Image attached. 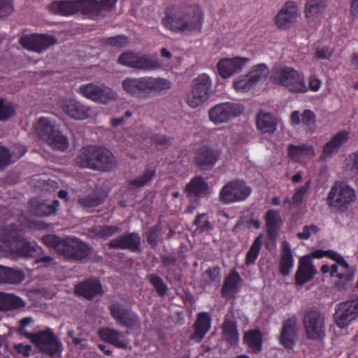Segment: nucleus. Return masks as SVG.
<instances>
[{
  "mask_svg": "<svg viewBox=\"0 0 358 358\" xmlns=\"http://www.w3.org/2000/svg\"><path fill=\"white\" fill-rule=\"evenodd\" d=\"M301 16V10L298 3L288 1L284 3L275 16L274 21L280 29H288L297 22Z\"/></svg>",
  "mask_w": 358,
  "mask_h": 358,
  "instance_id": "obj_16",
  "label": "nucleus"
},
{
  "mask_svg": "<svg viewBox=\"0 0 358 358\" xmlns=\"http://www.w3.org/2000/svg\"><path fill=\"white\" fill-rule=\"evenodd\" d=\"M317 273V268L313 265L310 257L303 256L299 262L298 268L294 275L295 282L302 286L312 280Z\"/></svg>",
  "mask_w": 358,
  "mask_h": 358,
  "instance_id": "obj_22",
  "label": "nucleus"
},
{
  "mask_svg": "<svg viewBox=\"0 0 358 358\" xmlns=\"http://www.w3.org/2000/svg\"><path fill=\"white\" fill-rule=\"evenodd\" d=\"M16 351L22 354L24 357H29L31 350V346L30 345H24L23 343H17L14 345Z\"/></svg>",
  "mask_w": 358,
  "mask_h": 358,
  "instance_id": "obj_63",
  "label": "nucleus"
},
{
  "mask_svg": "<svg viewBox=\"0 0 358 358\" xmlns=\"http://www.w3.org/2000/svg\"><path fill=\"white\" fill-rule=\"evenodd\" d=\"M344 172L350 179L358 181V150L349 154L346 157Z\"/></svg>",
  "mask_w": 358,
  "mask_h": 358,
  "instance_id": "obj_41",
  "label": "nucleus"
},
{
  "mask_svg": "<svg viewBox=\"0 0 358 358\" xmlns=\"http://www.w3.org/2000/svg\"><path fill=\"white\" fill-rule=\"evenodd\" d=\"M288 154L293 160L301 163L307 162L315 155L313 147L306 143L289 145Z\"/></svg>",
  "mask_w": 358,
  "mask_h": 358,
  "instance_id": "obj_28",
  "label": "nucleus"
},
{
  "mask_svg": "<svg viewBox=\"0 0 358 358\" xmlns=\"http://www.w3.org/2000/svg\"><path fill=\"white\" fill-rule=\"evenodd\" d=\"M148 278L159 295L164 296L166 294L168 287L160 277L150 274L148 276Z\"/></svg>",
  "mask_w": 358,
  "mask_h": 358,
  "instance_id": "obj_56",
  "label": "nucleus"
},
{
  "mask_svg": "<svg viewBox=\"0 0 358 358\" xmlns=\"http://www.w3.org/2000/svg\"><path fill=\"white\" fill-rule=\"evenodd\" d=\"M110 310L112 316L116 320L117 324H120L126 315L129 313V310L124 308L119 303H115L110 306Z\"/></svg>",
  "mask_w": 358,
  "mask_h": 358,
  "instance_id": "obj_55",
  "label": "nucleus"
},
{
  "mask_svg": "<svg viewBox=\"0 0 358 358\" xmlns=\"http://www.w3.org/2000/svg\"><path fill=\"white\" fill-rule=\"evenodd\" d=\"M148 241L152 245H156L158 239V230L157 227L150 228L147 232Z\"/></svg>",
  "mask_w": 358,
  "mask_h": 358,
  "instance_id": "obj_64",
  "label": "nucleus"
},
{
  "mask_svg": "<svg viewBox=\"0 0 358 358\" xmlns=\"http://www.w3.org/2000/svg\"><path fill=\"white\" fill-rule=\"evenodd\" d=\"M282 245L279 268L280 273L287 276L294 267V257L289 243L285 241Z\"/></svg>",
  "mask_w": 358,
  "mask_h": 358,
  "instance_id": "obj_34",
  "label": "nucleus"
},
{
  "mask_svg": "<svg viewBox=\"0 0 358 358\" xmlns=\"http://www.w3.org/2000/svg\"><path fill=\"white\" fill-rule=\"evenodd\" d=\"M319 228L315 224L306 225L303 227L302 231L298 232L296 236L301 240H308L313 234H316Z\"/></svg>",
  "mask_w": 358,
  "mask_h": 358,
  "instance_id": "obj_59",
  "label": "nucleus"
},
{
  "mask_svg": "<svg viewBox=\"0 0 358 358\" xmlns=\"http://www.w3.org/2000/svg\"><path fill=\"white\" fill-rule=\"evenodd\" d=\"M43 243L65 257L81 260L86 258L90 253L88 245L75 238H66L61 240L58 236L49 234L43 236Z\"/></svg>",
  "mask_w": 358,
  "mask_h": 358,
  "instance_id": "obj_5",
  "label": "nucleus"
},
{
  "mask_svg": "<svg viewBox=\"0 0 358 358\" xmlns=\"http://www.w3.org/2000/svg\"><path fill=\"white\" fill-rule=\"evenodd\" d=\"M185 192L189 196L202 197L210 193L206 181L201 176H196L186 185Z\"/></svg>",
  "mask_w": 358,
  "mask_h": 358,
  "instance_id": "obj_33",
  "label": "nucleus"
},
{
  "mask_svg": "<svg viewBox=\"0 0 358 358\" xmlns=\"http://www.w3.org/2000/svg\"><path fill=\"white\" fill-rule=\"evenodd\" d=\"M244 343L255 353L259 352L262 348V335L259 330L248 331L244 336Z\"/></svg>",
  "mask_w": 358,
  "mask_h": 358,
  "instance_id": "obj_43",
  "label": "nucleus"
},
{
  "mask_svg": "<svg viewBox=\"0 0 358 358\" xmlns=\"http://www.w3.org/2000/svg\"><path fill=\"white\" fill-rule=\"evenodd\" d=\"M20 43L24 48L29 50L41 52L50 45L55 44L57 40L50 35L27 34L20 38Z\"/></svg>",
  "mask_w": 358,
  "mask_h": 358,
  "instance_id": "obj_17",
  "label": "nucleus"
},
{
  "mask_svg": "<svg viewBox=\"0 0 358 358\" xmlns=\"http://www.w3.org/2000/svg\"><path fill=\"white\" fill-rule=\"evenodd\" d=\"M233 85L236 91L244 92L251 90L255 85L248 73L244 76H240L236 78L234 80Z\"/></svg>",
  "mask_w": 358,
  "mask_h": 358,
  "instance_id": "obj_49",
  "label": "nucleus"
},
{
  "mask_svg": "<svg viewBox=\"0 0 358 358\" xmlns=\"http://www.w3.org/2000/svg\"><path fill=\"white\" fill-rule=\"evenodd\" d=\"M262 244V237L261 236H259L255 239L249 250L247 252L245 257V264L247 266H250L255 263V261L259 255Z\"/></svg>",
  "mask_w": 358,
  "mask_h": 358,
  "instance_id": "obj_46",
  "label": "nucleus"
},
{
  "mask_svg": "<svg viewBox=\"0 0 358 358\" xmlns=\"http://www.w3.org/2000/svg\"><path fill=\"white\" fill-rule=\"evenodd\" d=\"M194 224L196 226L195 231L199 234L208 233L213 228L206 213L199 214L194 221Z\"/></svg>",
  "mask_w": 358,
  "mask_h": 358,
  "instance_id": "obj_53",
  "label": "nucleus"
},
{
  "mask_svg": "<svg viewBox=\"0 0 358 358\" xmlns=\"http://www.w3.org/2000/svg\"><path fill=\"white\" fill-rule=\"evenodd\" d=\"M99 149V147L92 145L83 147L78 152L76 164L81 168L93 170Z\"/></svg>",
  "mask_w": 358,
  "mask_h": 358,
  "instance_id": "obj_25",
  "label": "nucleus"
},
{
  "mask_svg": "<svg viewBox=\"0 0 358 358\" xmlns=\"http://www.w3.org/2000/svg\"><path fill=\"white\" fill-rule=\"evenodd\" d=\"M155 172L154 167H148L141 175L133 179L131 183L138 187L146 185L152 181Z\"/></svg>",
  "mask_w": 358,
  "mask_h": 358,
  "instance_id": "obj_50",
  "label": "nucleus"
},
{
  "mask_svg": "<svg viewBox=\"0 0 358 358\" xmlns=\"http://www.w3.org/2000/svg\"><path fill=\"white\" fill-rule=\"evenodd\" d=\"M63 112L71 118L83 120L94 115V110L76 99H64L61 102Z\"/></svg>",
  "mask_w": 358,
  "mask_h": 358,
  "instance_id": "obj_20",
  "label": "nucleus"
},
{
  "mask_svg": "<svg viewBox=\"0 0 358 358\" xmlns=\"http://www.w3.org/2000/svg\"><path fill=\"white\" fill-rule=\"evenodd\" d=\"M213 82L206 73H201L194 78L191 84L190 90L187 92L185 101L187 104L196 108L203 105L211 94Z\"/></svg>",
  "mask_w": 358,
  "mask_h": 358,
  "instance_id": "obj_9",
  "label": "nucleus"
},
{
  "mask_svg": "<svg viewBox=\"0 0 358 358\" xmlns=\"http://www.w3.org/2000/svg\"><path fill=\"white\" fill-rule=\"evenodd\" d=\"M243 107L234 102H225L215 105L208 111L209 119L213 123L222 124L240 115Z\"/></svg>",
  "mask_w": 358,
  "mask_h": 358,
  "instance_id": "obj_15",
  "label": "nucleus"
},
{
  "mask_svg": "<svg viewBox=\"0 0 358 358\" xmlns=\"http://www.w3.org/2000/svg\"><path fill=\"white\" fill-rule=\"evenodd\" d=\"M211 325V317L208 313H199L194 323V333L191 338L197 343L201 341L205 335L208 332Z\"/></svg>",
  "mask_w": 358,
  "mask_h": 358,
  "instance_id": "obj_31",
  "label": "nucleus"
},
{
  "mask_svg": "<svg viewBox=\"0 0 358 358\" xmlns=\"http://www.w3.org/2000/svg\"><path fill=\"white\" fill-rule=\"evenodd\" d=\"M204 14L196 5L181 4L171 7L162 20L164 27L175 34L200 32Z\"/></svg>",
  "mask_w": 358,
  "mask_h": 358,
  "instance_id": "obj_2",
  "label": "nucleus"
},
{
  "mask_svg": "<svg viewBox=\"0 0 358 358\" xmlns=\"http://www.w3.org/2000/svg\"><path fill=\"white\" fill-rule=\"evenodd\" d=\"M301 122L307 127L310 133L315 131L316 125V115L313 111L310 110H305L301 115Z\"/></svg>",
  "mask_w": 358,
  "mask_h": 358,
  "instance_id": "obj_54",
  "label": "nucleus"
},
{
  "mask_svg": "<svg viewBox=\"0 0 358 358\" xmlns=\"http://www.w3.org/2000/svg\"><path fill=\"white\" fill-rule=\"evenodd\" d=\"M33 343H34L41 352L53 355L59 351V343L50 330L39 331L34 334H27Z\"/></svg>",
  "mask_w": 358,
  "mask_h": 358,
  "instance_id": "obj_18",
  "label": "nucleus"
},
{
  "mask_svg": "<svg viewBox=\"0 0 358 358\" xmlns=\"http://www.w3.org/2000/svg\"><path fill=\"white\" fill-rule=\"evenodd\" d=\"M324 320V316L317 310H308L305 313L303 324L308 339L321 341L325 337Z\"/></svg>",
  "mask_w": 358,
  "mask_h": 358,
  "instance_id": "obj_12",
  "label": "nucleus"
},
{
  "mask_svg": "<svg viewBox=\"0 0 358 358\" xmlns=\"http://www.w3.org/2000/svg\"><path fill=\"white\" fill-rule=\"evenodd\" d=\"M118 0H59L50 3V13L62 16L72 15L79 10L92 17L104 16L111 11Z\"/></svg>",
  "mask_w": 358,
  "mask_h": 358,
  "instance_id": "obj_3",
  "label": "nucleus"
},
{
  "mask_svg": "<svg viewBox=\"0 0 358 358\" xmlns=\"http://www.w3.org/2000/svg\"><path fill=\"white\" fill-rule=\"evenodd\" d=\"M101 290L100 282L96 279H90L76 287V292L86 299H92Z\"/></svg>",
  "mask_w": 358,
  "mask_h": 358,
  "instance_id": "obj_37",
  "label": "nucleus"
},
{
  "mask_svg": "<svg viewBox=\"0 0 358 358\" xmlns=\"http://www.w3.org/2000/svg\"><path fill=\"white\" fill-rule=\"evenodd\" d=\"M13 11L12 0H0V16H6Z\"/></svg>",
  "mask_w": 358,
  "mask_h": 358,
  "instance_id": "obj_60",
  "label": "nucleus"
},
{
  "mask_svg": "<svg viewBox=\"0 0 358 358\" xmlns=\"http://www.w3.org/2000/svg\"><path fill=\"white\" fill-rule=\"evenodd\" d=\"M219 158V153L212 148L203 145L196 151L195 160L198 166L208 169L213 166Z\"/></svg>",
  "mask_w": 358,
  "mask_h": 358,
  "instance_id": "obj_29",
  "label": "nucleus"
},
{
  "mask_svg": "<svg viewBox=\"0 0 358 358\" xmlns=\"http://www.w3.org/2000/svg\"><path fill=\"white\" fill-rule=\"evenodd\" d=\"M45 142L53 149L59 150H65L69 147V141L67 138L62 134V133L57 130L50 136Z\"/></svg>",
  "mask_w": 358,
  "mask_h": 358,
  "instance_id": "obj_45",
  "label": "nucleus"
},
{
  "mask_svg": "<svg viewBox=\"0 0 358 358\" xmlns=\"http://www.w3.org/2000/svg\"><path fill=\"white\" fill-rule=\"evenodd\" d=\"M56 131H57V129L55 128V125L48 118L41 117L36 123V131L40 138L44 141Z\"/></svg>",
  "mask_w": 358,
  "mask_h": 358,
  "instance_id": "obj_42",
  "label": "nucleus"
},
{
  "mask_svg": "<svg viewBox=\"0 0 358 358\" xmlns=\"http://www.w3.org/2000/svg\"><path fill=\"white\" fill-rule=\"evenodd\" d=\"M241 278L236 271L231 272L225 279L222 288V294L224 297H231L238 289Z\"/></svg>",
  "mask_w": 358,
  "mask_h": 358,
  "instance_id": "obj_39",
  "label": "nucleus"
},
{
  "mask_svg": "<svg viewBox=\"0 0 358 358\" xmlns=\"http://www.w3.org/2000/svg\"><path fill=\"white\" fill-rule=\"evenodd\" d=\"M6 222L5 226L0 229V241L3 243L10 252L17 256L24 257H37L42 252V249L35 242L29 241L24 238V231L27 228L38 227L37 224L21 215L17 219V224L13 220Z\"/></svg>",
  "mask_w": 358,
  "mask_h": 358,
  "instance_id": "obj_1",
  "label": "nucleus"
},
{
  "mask_svg": "<svg viewBox=\"0 0 358 358\" xmlns=\"http://www.w3.org/2000/svg\"><path fill=\"white\" fill-rule=\"evenodd\" d=\"M248 57L224 58L217 64L219 75L224 79L241 71L249 62Z\"/></svg>",
  "mask_w": 358,
  "mask_h": 358,
  "instance_id": "obj_21",
  "label": "nucleus"
},
{
  "mask_svg": "<svg viewBox=\"0 0 358 358\" xmlns=\"http://www.w3.org/2000/svg\"><path fill=\"white\" fill-rule=\"evenodd\" d=\"M79 202L85 207L91 208L99 206L102 203V199L95 195H88L79 198Z\"/></svg>",
  "mask_w": 358,
  "mask_h": 358,
  "instance_id": "obj_58",
  "label": "nucleus"
},
{
  "mask_svg": "<svg viewBox=\"0 0 358 358\" xmlns=\"http://www.w3.org/2000/svg\"><path fill=\"white\" fill-rule=\"evenodd\" d=\"M10 158L9 150L6 148L0 147V169L10 164Z\"/></svg>",
  "mask_w": 358,
  "mask_h": 358,
  "instance_id": "obj_62",
  "label": "nucleus"
},
{
  "mask_svg": "<svg viewBox=\"0 0 358 358\" xmlns=\"http://www.w3.org/2000/svg\"><path fill=\"white\" fill-rule=\"evenodd\" d=\"M265 220L268 236L271 238H275L282 224L280 213L274 210H269L266 213Z\"/></svg>",
  "mask_w": 358,
  "mask_h": 358,
  "instance_id": "obj_38",
  "label": "nucleus"
},
{
  "mask_svg": "<svg viewBox=\"0 0 358 358\" xmlns=\"http://www.w3.org/2000/svg\"><path fill=\"white\" fill-rule=\"evenodd\" d=\"M298 334V320L296 317L293 315L283 321L279 342L284 348L292 349L297 341Z\"/></svg>",
  "mask_w": 358,
  "mask_h": 358,
  "instance_id": "obj_19",
  "label": "nucleus"
},
{
  "mask_svg": "<svg viewBox=\"0 0 358 358\" xmlns=\"http://www.w3.org/2000/svg\"><path fill=\"white\" fill-rule=\"evenodd\" d=\"M257 128L261 133L273 134L277 129V119L269 113H259L256 119Z\"/></svg>",
  "mask_w": 358,
  "mask_h": 358,
  "instance_id": "obj_35",
  "label": "nucleus"
},
{
  "mask_svg": "<svg viewBox=\"0 0 358 358\" xmlns=\"http://www.w3.org/2000/svg\"><path fill=\"white\" fill-rule=\"evenodd\" d=\"M108 43L119 48L124 47L129 43V40L124 36H117L108 39Z\"/></svg>",
  "mask_w": 358,
  "mask_h": 358,
  "instance_id": "obj_61",
  "label": "nucleus"
},
{
  "mask_svg": "<svg viewBox=\"0 0 358 358\" xmlns=\"http://www.w3.org/2000/svg\"><path fill=\"white\" fill-rule=\"evenodd\" d=\"M16 107L10 101L0 99V121H6L15 114Z\"/></svg>",
  "mask_w": 358,
  "mask_h": 358,
  "instance_id": "obj_48",
  "label": "nucleus"
},
{
  "mask_svg": "<svg viewBox=\"0 0 358 358\" xmlns=\"http://www.w3.org/2000/svg\"><path fill=\"white\" fill-rule=\"evenodd\" d=\"M273 81L293 93H306L308 87L305 81L304 74L292 67L282 66L272 70Z\"/></svg>",
  "mask_w": 358,
  "mask_h": 358,
  "instance_id": "obj_6",
  "label": "nucleus"
},
{
  "mask_svg": "<svg viewBox=\"0 0 358 358\" xmlns=\"http://www.w3.org/2000/svg\"><path fill=\"white\" fill-rule=\"evenodd\" d=\"M171 82L166 78L152 76L127 78L122 83V87L127 94L138 97L164 93L171 89Z\"/></svg>",
  "mask_w": 358,
  "mask_h": 358,
  "instance_id": "obj_4",
  "label": "nucleus"
},
{
  "mask_svg": "<svg viewBox=\"0 0 358 358\" xmlns=\"http://www.w3.org/2000/svg\"><path fill=\"white\" fill-rule=\"evenodd\" d=\"M330 259L336 262L331 266V276L336 278L335 286L339 290L348 289L354 280L355 267L350 266L338 252H330Z\"/></svg>",
  "mask_w": 358,
  "mask_h": 358,
  "instance_id": "obj_10",
  "label": "nucleus"
},
{
  "mask_svg": "<svg viewBox=\"0 0 358 358\" xmlns=\"http://www.w3.org/2000/svg\"><path fill=\"white\" fill-rule=\"evenodd\" d=\"M117 63L145 72L153 71L163 67V63L157 56L132 51L122 53L117 59Z\"/></svg>",
  "mask_w": 358,
  "mask_h": 358,
  "instance_id": "obj_7",
  "label": "nucleus"
},
{
  "mask_svg": "<svg viewBox=\"0 0 358 358\" xmlns=\"http://www.w3.org/2000/svg\"><path fill=\"white\" fill-rule=\"evenodd\" d=\"M128 332L122 333L110 328H103L99 331L101 338L118 348H127L129 344Z\"/></svg>",
  "mask_w": 358,
  "mask_h": 358,
  "instance_id": "obj_24",
  "label": "nucleus"
},
{
  "mask_svg": "<svg viewBox=\"0 0 358 358\" xmlns=\"http://www.w3.org/2000/svg\"><path fill=\"white\" fill-rule=\"evenodd\" d=\"M204 278L209 283L217 285L220 282V268L219 266H214L207 269L204 273Z\"/></svg>",
  "mask_w": 358,
  "mask_h": 358,
  "instance_id": "obj_57",
  "label": "nucleus"
},
{
  "mask_svg": "<svg viewBox=\"0 0 358 358\" xmlns=\"http://www.w3.org/2000/svg\"><path fill=\"white\" fill-rule=\"evenodd\" d=\"M268 73V67L265 64H259L252 67L248 75L255 85L264 80Z\"/></svg>",
  "mask_w": 358,
  "mask_h": 358,
  "instance_id": "obj_47",
  "label": "nucleus"
},
{
  "mask_svg": "<svg viewBox=\"0 0 358 358\" xmlns=\"http://www.w3.org/2000/svg\"><path fill=\"white\" fill-rule=\"evenodd\" d=\"M110 248L129 249L132 251L138 250L141 245V238L136 233H131L114 238L108 243Z\"/></svg>",
  "mask_w": 358,
  "mask_h": 358,
  "instance_id": "obj_27",
  "label": "nucleus"
},
{
  "mask_svg": "<svg viewBox=\"0 0 358 358\" xmlns=\"http://www.w3.org/2000/svg\"><path fill=\"white\" fill-rule=\"evenodd\" d=\"M358 318V296L337 304L335 307L334 320L341 329L347 328Z\"/></svg>",
  "mask_w": 358,
  "mask_h": 358,
  "instance_id": "obj_14",
  "label": "nucleus"
},
{
  "mask_svg": "<svg viewBox=\"0 0 358 358\" xmlns=\"http://www.w3.org/2000/svg\"><path fill=\"white\" fill-rule=\"evenodd\" d=\"M116 165L117 160L114 155L109 150L99 147L93 170L109 171L113 169Z\"/></svg>",
  "mask_w": 358,
  "mask_h": 358,
  "instance_id": "obj_26",
  "label": "nucleus"
},
{
  "mask_svg": "<svg viewBox=\"0 0 358 358\" xmlns=\"http://www.w3.org/2000/svg\"><path fill=\"white\" fill-rule=\"evenodd\" d=\"M252 189L245 181L234 180L227 182L220 191V201L229 204L245 200L251 194Z\"/></svg>",
  "mask_w": 358,
  "mask_h": 358,
  "instance_id": "obj_13",
  "label": "nucleus"
},
{
  "mask_svg": "<svg viewBox=\"0 0 358 358\" xmlns=\"http://www.w3.org/2000/svg\"><path fill=\"white\" fill-rule=\"evenodd\" d=\"M330 0H306L304 15L308 22L317 21L325 11Z\"/></svg>",
  "mask_w": 358,
  "mask_h": 358,
  "instance_id": "obj_23",
  "label": "nucleus"
},
{
  "mask_svg": "<svg viewBox=\"0 0 358 358\" xmlns=\"http://www.w3.org/2000/svg\"><path fill=\"white\" fill-rule=\"evenodd\" d=\"M59 206V201L54 200L52 203L32 199L29 201L31 212L37 216H48L55 213Z\"/></svg>",
  "mask_w": 358,
  "mask_h": 358,
  "instance_id": "obj_32",
  "label": "nucleus"
},
{
  "mask_svg": "<svg viewBox=\"0 0 358 358\" xmlns=\"http://www.w3.org/2000/svg\"><path fill=\"white\" fill-rule=\"evenodd\" d=\"M311 182L307 181L303 186L295 189L292 199V206H299L310 189Z\"/></svg>",
  "mask_w": 358,
  "mask_h": 358,
  "instance_id": "obj_51",
  "label": "nucleus"
},
{
  "mask_svg": "<svg viewBox=\"0 0 358 358\" xmlns=\"http://www.w3.org/2000/svg\"><path fill=\"white\" fill-rule=\"evenodd\" d=\"M356 199L355 189L350 185L346 182L337 181L331 187L327 201L329 206L343 212Z\"/></svg>",
  "mask_w": 358,
  "mask_h": 358,
  "instance_id": "obj_8",
  "label": "nucleus"
},
{
  "mask_svg": "<svg viewBox=\"0 0 358 358\" xmlns=\"http://www.w3.org/2000/svg\"><path fill=\"white\" fill-rule=\"evenodd\" d=\"M25 306L24 301L13 294L0 292V310L17 309Z\"/></svg>",
  "mask_w": 358,
  "mask_h": 358,
  "instance_id": "obj_40",
  "label": "nucleus"
},
{
  "mask_svg": "<svg viewBox=\"0 0 358 358\" xmlns=\"http://www.w3.org/2000/svg\"><path fill=\"white\" fill-rule=\"evenodd\" d=\"M224 338L231 345H236L239 341V334L235 320L226 316L222 327Z\"/></svg>",
  "mask_w": 358,
  "mask_h": 358,
  "instance_id": "obj_36",
  "label": "nucleus"
},
{
  "mask_svg": "<svg viewBox=\"0 0 358 358\" xmlns=\"http://www.w3.org/2000/svg\"><path fill=\"white\" fill-rule=\"evenodd\" d=\"M24 279V273L17 269L8 267L3 268V274L1 283L19 284Z\"/></svg>",
  "mask_w": 358,
  "mask_h": 358,
  "instance_id": "obj_44",
  "label": "nucleus"
},
{
  "mask_svg": "<svg viewBox=\"0 0 358 358\" xmlns=\"http://www.w3.org/2000/svg\"><path fill=\"white\" fill-rule=\"evenodd\" d=\"M78 92L85 98L103 105L116 101L118 99L117 93L104 84L91 83L82 85Z\"/></svg>",
  "mask_w": 358,
  "mask_h": 358,
  "instance_id": "obj_11",
  "label": "nucleus"
},
{
  "mask_svg": "<svg viewBox=\"0 0 358 358\" xmlns=\"http://www.w3.org/2000/svg\"><path fill=\"white\" fill-rule=\"evenodd\" d=\"M120 324L126 327L131 330L136 331L138 334L141 331V322L139 317L136 314L131 311H129Z\"/></svg>",
  "mask_w": 358,
  "mask_h": 358,
  "instance_id": "obj_52",
  "label": "nucleus"
},
{
  "mask_svg": "<svg viewBox=\"0 0 358 358\" xmlns=\"http://www.w3.org/2000/svg\"><path fill=\"white\" fill-rule=\"evenodd\" d=\"M348 138V133L345 131L337 133L324 146L321 158L327 159L336 154L339 151L340 148L347 142Z\"/></svg>",
  "mask_w": 358,
  "mask_h": 358,
  "instance_id": "obj_30",
  "label": "nucleus"
}]
</instances>
